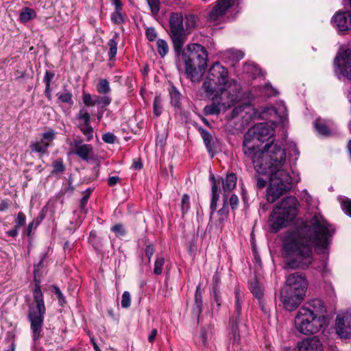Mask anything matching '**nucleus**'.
Returning a JSON list of instances; mask_svg holds the SVG:
<instances>
[{
  "instance_id": "f257e3e1",
  "label": "nucleus",
  "mask_w": 351,
  "mask_h": 351,
  "mask_svg": "<svg viewBox=\"0 0 351 351\" xmlns=\"http://www.w3.org/2000/svg\"><path fill=\"white\" fill-rule=\"evenodd\" d=\"M335 233L332 226L322 216L314 215L308 222L287 231L282 250L286 269H306L312 263L313 246L324 250Z\"/></svg>"
},
{
  "instance_id": "f03ea898",
  "label": "nucleus",
  "mask_w": 351,
  "mask_h": 351,
  "mask_svg": "<svg viewBox=\"0 0 351 351\" xmlns=\"http://www.w3.org/2000/svg\"><path fill=\"white\" fill-rule=\"evenodd\" d=\"M247 156L258 174H270V184L267 189V199L276 202L291 188L292 179L285 170L286 152L282 144L267 143L263 149Z\"/></svg>"
},
{
  "instance_id": "7ed1b4c3",
  "label": "nucleus",
  "mask_w": 351,
  "mask_h": 351,
  "mask_svg": "<svg viewBox=\"0 0 351 351\" xmlns=\"http://www.w3.org/2000/svg\"><path fill=\"white\" fill-rule=\"evenodd\" d=\"M269 114L275 119L269 120L271 126L267 123H261L248 130L244 135L242 151L245 157L254 156L253 152L261 149L258 143L269 141L274 135V127L281 126L285 128L288 124V117L286 111H254L253 117L265 119L264 116Z\"/></svg>"
},
{
  "instance_id": "20e7f679",
  "label": "nucleus",
  "mask_w": 351,
  "mask_h": 351,
  "mask_svg": "<svg viewBox=\"0 0 351 351\" xmlns=\"http://www.w3.org/2000/svg\"><path fill=\"white\" fill-rule=\"evenodd\" d=\"M326 313L324 302L313 299L300 308L295 317L297 330L304 335L315 334L327 325Z\"/></svg>"
},
{
  "instance_id": "39448f33",
  "label": "nucleus",
  "mask_w": 351,
  "mask_h": 351,
  "mask_svg": "<svg viewBox=\"0 0 351 351\" xmlns=\"http://www.w3.org/2000/svg\"><path fill=\"white\" fill-rule=\"evenodd\" d=\"M176 55L180 58L185 65V74L191 81L198 80L199 73L207 66L208 53L206 49L199 44L191 43L183 49L181 47Z\"/></svg>"
},
{
  "instance_id": "423d86ee",
  "label": "nucleus",
  "mask_w": 351,
  "mask_h": 351,
  "mask_svg": "<svg viewBox=\"0 0 351 351\" xmlns=\"http://www.w3.org/2000/svg\"><path fill=\"white\" fill-rule=\"evenodd\" d=\"M42 264V261L34 267V281L35 287L33 290L34 300L36 303L35 306H29L28 313V319L30 322L31 329L32 330V338L34 341H37L40 336L45 314V306L43 300V295L40 289V281L37 278L38 267Z\"/></svg>"
},
{
  "instance_id": "0eeeda50",
  "label": "nucleus",
  "mask_w": 351,
  "mask_h": 351,
  "mask_svg": "<svg viewBox=\"0 0 351 351\" xmlns=\"http://www.w3.org/2000/svg\"><path fill=\"white\" fill-rule=\"evenodd\" d=\"M239 88L237 86H229L228 88H220L219 93L212 97L210 105L204 107V110H227L234 107L233 110H244L252 106L251 100L243 101L239 97Z\"/></svg>"
},
{
  "instance_id": "6e6552de",
  "label": "nucleus",
  "mask_w": 351,
  "mask_h": 351,
  "mask_svg": "<svg viewBox=\"0 0 351 351\" xmlns=\"http://www.w3.org/2000/svg\"><path fill=\"white\" fill-rule=\"evenodd\" d=\"M298 204L297 199L293 196H288L283 198L276 205L271 215L272 228L278 231L282 228L287 227L290 222L293 221L298 215Z\"/></svg>"
},
{
  "instance_id": "1a4fd4ad",
  "label": "nucleus",
  "mask_w": 351,
  "mask_h": 351,
  "mask_svg": "<svg viewBox=\"0 0 351 351\" xmlns=\"http://www.w3.org/2000/svg\"><path fill=\"white\" fill-rule=\"evenodd\" d=\"M184 17L181 12H173L169 16V36L173 43L174 51L180 50L186 40V34L184 28Z\"/></svg>"
},
{
  "instance_id": "9d476101",
  "label": "nucleus",
  "mask_w": 351,
  "mask_h": 351,
  "mask_svg": "<svg viewBox=\"0 0 351 351\" xmlns=\"http://www.w3.org/2000/svg\"><path fill=\"white\" fill-rule=\"evenodd\" d=\"M307 288V282L304 276L298 272L290 274L286 281V285L283 288L285 290L293 292L298 295H305Z\"/></svg>"
},
{
  "instance_id": "9b49d317",
  "label": "nucleus",
  "mask_w": 351,
  "mask_h": 351,
  "mask_svg": "<svg viewBox=\"0 0 351 351\" xmlns=\"http://www.w3.org/2000/svg\"><path fill=\"white\" fill-rule=\"evenodd\" d=\"M340 73L351 81V50L349 49L339 51L335 59Z\"/></svg>"
},
{
  "instance_id": "f8f14e48",
  "label": "nucleus",
  "mask_w": 351,
  "mask_h": 351,
  "mask_svg": "<svg viewBox=\"0 0 351 351\" xmlns=\"http://www.w3.org/2000/svg\"><path fill=\"white\" fill-rule=\"evenodd\" d=\"M337 334L341 339L351 337V315H337L335 320Z\"/></svg>"
},
{
  "instance_id": "ddd939ff",
  "label": "nucleus",
  "mask_w": 351,
  "mask_h": 351,
  "mask_svg": "<svg viewBox=\"0 0 351 351\" xmlns=\"http://www.w3.org/2000/svg\"><path fill=\"white\" fill-rule=\"evenodd\" d=\"M82 101L87 107L97 106L98 108H105L111 103V98L108 95H90L83 92Z\"/></svg>"
},
{
  "instance_id": "4468645a",
  "label": "nucleus",
  "mask_w": 351,
  "mask_h": 351,
  "mask_svg": "<svg viewBox=\"0 0 351 351\" xmlns=\"http://www.w3.org/2000/svg\"><path fill=\"white\" fill-rule=\"evenodd\" d=\"M208 77L219 84L226 86L228 80V69L219 62H215L210 68Z\"/></svg>"
},
{
  "instance_id": "2eb2a0df",
  "label": "nucleus",
  "mask_w": 351,
  "mask_h": 351,
  "mask_svg": "<svg viewBox=\"0 0 351 351\" xmlns=\"http://www.w3.org/2000/svg\"><path fill=\"white\" fill-rule=\"evenodd\" d=\"M304 296L298 295L295 293L282 289L280 293V301L284 308L289 311L295 310L301 303Z\"/></svg>"
},
{
  "instance_id": "dca6fc26",
  "label": "nucleus",
  "mask_w": 351,
  "mask_h": 351,
  "mask_svg": "<svg viewBox=\"0 0 351 351\" xmlns=\"http://www.w3.org/2000/svg\"><path fill=\"white\" fill-rule=\"evenodd\" d=\"M234 0H217L216 4L208 13L207 18L211 21H217L233 6Z\"/></svg>"
},
{
  "instance_id": "f3484780",
  "label": "nucleus",
  "mask_w": 351,
  "mask_h": 351,
  "mask_svg": "<svg viewBox=\"0 0 351 351\" xmlns=\"http://www.w3.org/2000/svg\"><path fill=\"white\" fill-rule=\"evenodd\" d=\"M249 288L254 298L258 300L259 306L263 312L265 314L268 313L269 311L264 298V287L259 283L256 277L250 282Z\"/></svg>"
},
{
  "instance_id": "a211bd4d",
  "label": "nucleus",
  "mask_w": 351,
  "mask_h": 351,
  "mask_svg": "<svg viewBox=\"0 0 351 351\" xmlns=\"http://www.w3.org/2000/svg\"><path fill=\"white\" fill-rule=\"evenodd\" d=\"M332 22L336 28L340 31H348L351 29V12H337L332 19Z\"/></svg>"
},
{
  "instance_id": "6ab92c4d",
  "label": "nucleus",
  "mask_w": 351,
  "mask_h": 351,
  "mask_svg": "<svg viewBox=\"0 0 351 351\" xmlns=\"http://www.w3.org/2000/svg\"><path fill=\"white\" fill-rule=\"evenodd\" d=\"M298 351H322V346L317 337L303 340L298 345Z\"/></svg>"
},
{
  "instance_id": "aec40b11",
  "label": "nucleus",
  "mask_w": 351,
  "mask_h": 351,
  "mask_svg": "<svg viewBox=\"0 0 351 351\" xmlns=\"http://www.w3.org/2000/svg\"><path fill=\"white\" fill-rule=\"evenodd\" d=\"M203 300L202 290L200 285L196 287L195 293L194 304L192 308V315L195 319H198L202 312Z\"/></svg>"
},
{
  "instance_id": "412c9836",
  "label": "nucleus",
  "mask_w": 351,
  "mask_h": 351,
  "mask_svg": "<svg viewBox=\"0 0 351 351\" xmlns=\"http://www.w3.org/2000/svg\"><path fill=\"white\" fill-rule=\"evenodd\" d=\"M219 83L213 81L209 79V77H206L205 80L202 88L206 93L207 97H210L212 99V97L219 93V88L218 86H220Z\"/></svg>"
},
{
  "instance_id": "4be33fe9",
  "label": "nucleus",
  "mask_w": 351,
  "mask_h": 351,
  "mask_svg": "<svg viewBox=\"0 0 351 351\" xmlns=\"http://www.w3.org/2000/svg\"><path fill=\"white\" fill-rule=\"evenodd\" d=\"M239 320L237 318L230 319V341L232 344H239L241 341L239 324Z\"/></svg>"
},
{
  "instance_id": "5701e85b",
  "label": "nucleus",
  "mask_w": 351,
  "mask_h": 351,
  "mask_svg": "<svg viewBox=\"0 0 351 351\" xmlns=\"http://www.w3.org/2000/svg\"><path fill=\"white\" fill-rule=\"evenodd\" d=\"M237 178L234 173H228L225 179L221 178L222 188L223 191L230 192L237 186Z\"/></svg>"
},
{
  "instance_id": "b1692460",
  "label": "nucleus",
  "mask_w": 351,
  "mask_h": 351,
  "mask_svg": "<svg viewBox=\"0 0 351 351\" xmlns=\"http://www.w3.org/2000/svg\"><path fill=\"white\" fill-rule=\"evenodd\" d=\"M49 143L45 141H36L30 143L29 147L32 152H37L42 157L44 154H48Z\"/></svg>"
},
{
  "instance_id": "393cba45",
  "label": "nucleus",
  "mask_w": 351,
  "mask_h": 351,
  "mask_svg": "<svg viewBox=\"0 0 351 351\" xmlns=\"http://www.w3.org/2000/svg\"><path fill=\"white\" fill-rule=\"evenodd\" d=\"M93 151V147L90 145L84 144L76 147L75 154L84 160H88L89 155Z\"/></svg>"
},
{
  "instance_id": "a878e982",
  "label": "nucleus",
  "mask_w": 351,
  "mask_h": 351,
  "mask_svg": "<svg viewBox=\"0 0 351 351\" xmlns=\"http://www.w3.org/2000/svg\"><path fill=\"white\" fill-rule=\"evenodd\" d=\"M169 92L171 106L177 108H181V95L177 88L173 85H171Z\"/></svg>"
},
{
  "instance_id": "bb28decb",
  "label": "nucleus",
  "mask_w": 351,
  "mask_h": 351,
  "mask_svg": "<svg viewBox=\"0 0 351 351\" xmlns=\"http://www.w3.org/2000/svg\"><path fill=\"white\" fill-rule=\"evenodd\" d=\"M235 293V302H234V314L230 318H237L241 321L240 316L241 313V304L242 299L241 293L239 289H236L234 291Z\"/></svg>"
},
{
  "instance_id": "cd10ccee",
  "label": "nucleus",
  "mask_w": 351,
  "mask_h": 351,
  "mask_svg": "<svg viewBox=\"0 0 351 351\" xmlns=\"http://www.w3.org/2000/svg\"><path fill=\"white\" fill-rule=\"evenodd\" d=\"M185 31L189 34L196 27L197 17L194 14L185 16Z\"/></svg>"
},
{
  "instance_id": "c85d7f7f",
  "label": "nucleus",
  "mask_w": 351,
  "mask_h": 351,
  "mask_svg": "<svg viewBox=\"0 0 351 351\" xmlns=\"http://www.w3.org/2000/svg\"><path fill=\"white\" fill-rule=\"evenodd\" d=\"M57 99L60 103L67 104L69 106H72L73 104V95L71 92L66 90L58 93Z\"/></svg>"
},
{
  "instance_id": "c756f323",
  "label": "nucleus",
  "mask_w": 351,
  "mask_h": 351,
  "mask_svg": "<svg viewBox=\"0 0 351 351\" xmlns=\"http://www.w3.org/2000/svg\"><path fill=\"white\" fill-rule=\"evenodd\" d=\"M96 89L98 93L107 95L110 90V83L106 79H101L96 86Z\"/></svg>"
},
{
  "instance_id": "7c9ffc66",
  "label": "nucleus",
  "mask_w": 351,
  "mask_h": 351,
  "mask_svg": "<svg viewBox=\"0 0 351 351\" xmlns=\"http://www.w3.org/2000/svg\"><path fill=\"white\" fill-rule=\"evenodd\" d=\"M314 126L319 134L323 136H328L330 134V130L322 119H317L314 122Z\"/></svg>"
},
{
  "instance_id": "2f4dec72",
  "label": "nucleus",
  "mask_w": 351,
  "mask_h": 351,
  "mask_svg": "<svg viewBox=\"0 0 351 351\" xmlns=\"http://www.w3.org/2000/svg\"><path fill=\"white\" fill-rule=\"evenodd\" d=\"M53 170L51 172V175H58L59 173H63L66 169V167L63 162L62 158H58L52 162Z\"/></svg>"
},
{
  "instance_id": "473e14b6",
  "label": "nucleus",
  "mask_w": 351,
  "mask_h": 351,
  "mask_svg": "<svg viewBox=\"0 0 351 351\" xmlns=\"http://www.w3.org/2000/svg\"><path fill=\"white\" fill-rule=\"evenodd\" d=\"M36 16V12L29 8H25L21 10L20 19L22 22L26 23Z\"/></svg>"
},
{
  "instance_id": "72a5a7b5",
  "label": "nucleus",
  "mask_w": 351,
  "mask_h": 351,
  "mask_svg": "<svg viewBox=\"0 0 351 351\" xmlns=\"http://www.w3.org/2000/svg\"><path fill=\"white\" fill-rule=\"evenodd\" d=\"M201 134L208 152H211L213 148L212 135L205 130H202Z\"/></svg>"
},
{
  "instance_id": "f704fd0d",
  "label": "nucleus",
  "mask_w": 351,
  "mask_h": 351,
  "mask_svg": "<svg viewBox=\"0 0 351 351\" xmlns=\"http://www.w3.org/2000/svg\"><path fill=\"white\" fill-rule=\"evenodd\" d=\"M165 258L162 256L158 255L154 262V274L160 275L162 273V269L165 264Z\"/></svg>"
},
{
  "instance_id": "c9c22d12",
  "label": "nucleus",
  "mask_w": 351,
  "mask_h": 351,
  "mask_svg": "<svg viewBox=\"0 0 351 351\" xmlns=\"http://www.w3.org/2000/svg\"><path fill=\"white\" fill-rule=\"evenodd\" d=\"M157 50L161 57H165L169 51V46L167 43L162 39L157 40Z\"/></svg>"
},
{
  "instance_id": "e433bc0d",
  "label": "nucleus",
  "mask_w": 351,
  "mask_h": 351,
  "mask_svg": "<svg viewBox=\"0 0 351 351\" xmlns=\"http://www.w3.org/2000/svg\"><path fill=\"white\" fill-rule=\"evenodd\" d=\"M149 5L150 11L154 16H157L160 9V0H146Z\"/></svg>"
},
{
  "instance_id": "4c0bfd02",
  "label": "nucleus",
  "mask_w": 351,
  "mask_h": 351,
  "mask_svg": "<svg viewBox=\"0 0 351 351\" xmlns=\"http://www.w3.org/2000/svg\"><path fill=\"white\" fill-rule=\"evenodd\" d=\"M226 202H227V197H226L224 195L223 196V207L218 210V214L220 216L219 218L220 223L223 222V221L228 217V215L229 213V210H228V207L226 204Z\"/></svg>"
},
{
  "instance_id": "58836bf2",
  "label": "nucleus",
  "mask_w": 351,
  "mask_h": 351,
  "mask_svg": "<svg viewBox=\"0 0 351 351\" xmlns=\"http://www.w3.org/2000/svg\"><path fill=\"white\" fill-rule=\"evenodd\" d=\"M262 174H258L256 172V174L254 176L253 179L256 181V187L258 189H264L267 184V180L263 178L261 176ZM264 176H266V174H263ZM267 176H269L270 177V174H267Z\"/></svg>"
},
{
  "instance_id": "ea45409f",
  "label": "nucleus",
  "mask_w": 351,
  "mask_h": 351,
  "mask_svg": "<svg viewBox=\"0 0 351 351\" xmlns=\"http://www.w3.org/2000/svg\"><path fill=\"white\" fill-rule=\"evenodd\" d=\"M80 131L82 134L86 136V140L90 141L93 137V128L90 125H78Z\"/></svg>"
},
{
  "instance_id": "a19ab883",
  "label": "nucleus",
  "mask_w": 351,
  "mask_h": 351,
  "mask_svg": "<svg viewBox=\"0 0 351 351\" xmlns=\"http://www.w3.org/2000/svg\"><path fill=\"white\" fill-rule=\"evenodd\" d=\"M77 119L79 120L78 125H90V116L87 112H82L80 111L77 114Z\"/></svg>"
},
{
  "instance_id": "79ce46f5",
  "label": "nucleus",
  "mask_w": 351,
  "mask_h": 351,
  "mask_svg": "<svg viewBox=\"0 0 351 351\" xmlns=\"http://www.w3.org/2000/svg\"><path fill=\"white\" fill-rule=\"evenodd\" d=\"M108 45L109 47V59L113 60L117 54V43L114 39H110L108 43Z\"/></svg>"
},
{
  "instance_id": "37998d69",
  "label": "nucleus",
  "mask_w": 351,
  "mask_h": 351,
  "mask_svg": "<svg viewBox=\"0 0 351 351\" xmlns=\"http://www.w3.org/2000/svg\"><path fill=\"white\" fill-rule=\"evenodd\" d=\"M209 179L212 182V186H211L212 197H219V190L218 189V186H217V180L215 178V176L213 174L210 175Z\"/></svg>"
},
{
  "instance_id": "c03bdc74",
  "label": "nucleus",
  "mask_w": 351,
  "mask_h": 351,
  "mask_svg": "<svg viewBox=\"0 0 351 351\" xmlns=\"http://www.w3.org/2000/svg\"><path fill=\"white\" fill-rule=\"evenodd\" d=\"M121 306L124 308H128L131 304L130 294L128 291H125L123 292L121 298Z\"/></svg>"
},
{
  "instance_id": "a18cd8bd",
  "label": "nucleus",
  "mask_w": 351,
  "mask_h": 351,
  "mask_svg": "<svg viewBox=\"0 0 351 351\" xmlns=\"http://www.w3.org/2000/svg\"><path fill=\"white\" fill-rule=\"evenodd\" d=\"M181 208L183 214L186 213L190 208L189 196L187 194L182 196Z\"/></svg>"
},
{
  "instance_id": "49530a36",
  "label": "nucleus",
  "mask_w": 351,
  "mask_h": 351,
  "mask_svg": "<svg viewBox=\"0 0 351 351\" xmlns=\"http://www.w3.org/2000/svg\"><path fill=\"white\" fill-rule=\"evenodd\" d=\"M26 221V216L23 212H19L17 214V217L15 219V226L16 228H20L21 227L25 226Z\"/></svg>"
},
{
  "instance_id": "de8ad7c7",
  "label": "nucleus",
  "mask_w": 351,
  "mask_h": 351,
  "mask_svg": "<svg viewBox=\"0 0 351 351\" xmlns=\"http://www.w3.org/2000/svg\"><path fill=\"white\" fill-rule=\"evenodd\" d=\"M55 138V132L51 130L43 134V138L41 141H45L47 143H49V146Z\"/></svg>"
},
{
  "instance_id": "09e8293b",
  "label": "nucleus",
  "mask_w": 351,
  "mask_h": 351,
  "mask_svg": "<svg viewBox=\"0 0 351 351\" xmlns=\"http://www.w3.org/2000/svg\"><path fill=\"white\" fill-rule=\"evenodd\" d=\"M155 248L153 244L147 245L145 249V256L147 257V262L150 263L151 258L154 254Z\"/></svg>"
},
{
  "instance_id": "8fccbe9b",
  "label": "nucleus",
  "mask_w": 351,
  "mask_h": 351,
  "mask_svg": "<svg viewBox=\"0 0 351 351\" xmlns=\"http://www.w3.org/2000/svg\"><path fill=\"white\" fill-rule=\"evenodd\" d=\"M120 11L121 10H116L111 15L112 21L116 24H120L123 21V18Z\"/></svg>"
},
{
  "instance_id": "3c124183",
  "label": "nucleus",
  "mask_w": 351,
  "mask_h": 351,
  "mask_svg": "<svg viewBox=\"0 0 351 351\" xmlns=\"http://www.w3.org/2000/svg\"><path fill=\"white\" fill-rule=\"evenodd\" d=\"M111 230L116 234L123 236L125 234L126 231L124 229L123 225L121 223L116 224L111 228Z\"/></svg>"
},
{
  "instance_id": "603ef678",
  "label": "nucleus",
  "mask_w": 351,
  "mask_h": 351,
  "mask_svg": "<svg viewBox=\"0 0 351 351\" xmlns=\"http://www.w3.org/2000/svg\"><path fill=\"white\" fill-rule=\"evenodd\" d=\"M102 140L106 143L112 144L115 142L116 136L113 133L107 132L102 136Z\"/></svg>"
},
{
  "instance_id": "864d4df0",
  "label": "nucleus",
  "mask_w": 351,
  "mask_h": 351,
  "mask_svg": "<svg viewBox=\"0 0 351 351\" xmlns=\"http://www.w3.org/2000/svg\"><path fill=\"white\" fill-rule=\"evenodd\" d=\"M341 207L345 213L351 217V200L348 199L343 201Z\"/></svg>"
},
{
  "instance_id": "5fc2aeb1",
  "label": "nucleus",
  "mask_w": 351,
  "mask_h": 351,
  "mask_svg": "<svg viewBox=\"0 0 351 351\" xmlns=\"http://www.w3.org/2000/svg\"><path fill=\"white\" fill-rule=\"evenodd\" d=\"M146 36L150 41L154 40L157 37V34L154 28L149 27L146 29Z\"/></svg>"
},
{
  "instance_id": "6e6d98bb",
  "label": "nucleus",
  "mask_w": 351,
  "mask_h": 351,
  "mask_svg": "<svg viewBox=\"0 0 351 351\" xmlns=\"http://www.w3.org/2000/svg\"><path fill=\"white\" fill-rule=\"evenodd\" d=\"M53 77H54V73L53 72H51L49 71H45L43 81H44L45 85H47V88H49V86H50L51 82L53 80Z\"/></svg>"
},
{
  "instance_id": "4d7b16f0",
  "label": "nucleus",
  "mask_w": 351,
  "mask_h": 351,
  "mask_svg": "<svg viewBox=\"0 0 351 351\" xmlns=\"http://www.w3.org/2000/svg\"><path fill=\"white\" fill-rule=\"evenodd\" d=\"M229 203L232 210L237 209L239 205V197L237 195L235 194L231 195L229 199Z\"/></svg>"
},
{
  "instance_id": "13d9d810",
  "label": "nucleus",
  "mask_w": 351,
  "mask_h": 351,
  "mask_svg": "<svg viewBox=\"0 0 351 351\" xmlns=\"http://www.w3.org/2000/svg\"><path fill=\"white\" fill-rule=\"evenodd\" d=\"M53 288H54V293L58 298L59 303L60 305L62 306L66 302L65 298H64L62 293L61 292L60 289L58 287L54 286Z\"/></svg>"
},
{
  "instance_id": "bf43d9fd",
  "label": "nucleus",
  "mask_w": 351,
  "mask_h": 351,
  "mask_svg": "<svg viewBox=\"0 0 351 351\" xmlns=\"http://www.w3.org/2000/svg\"><path fill=\"white\" fill-rule=\"evenodd\" d=\"M219 197H212L211 202H210V218L213 217V215L214 214L215 211L217 209V204L219 200Z\"/></svg>"
},
{
  "instance_id": "052dcab7",
  "label": "nucleus",
  "mask_w": 351,
  "mask_h": 351,
  "mask_svg": "<svg viewBox=\"0 0 351 351\" xmlns=\"http://www.w3.org/2000/svg\"><path fill=\"white\" fill-rule=\"evenodd\" d=\"M89 199L88 193L84 194L82 197V198L80 200V209L83 212H86V206L88 203V200Z\"/></svg>"
},
{
  "instance_id": "680f3d73",
  "label": "nucleus",
  "mask_w": 351,
  "mask_h": 351,
  "mask_svg": "<svg viewBox=\"0 0 351 351\" xmlns=\"http://www.w3.org/2000/svg\"><path fill=\"white\" fill-rule=\"evenodd\" d=\"M38 224H39V221L34 223V221L28 224L27 228L26 230V233L28 237H29L31 235L32 231L34 229H36Z\"/></svg>"
},
{
  "instance_id": "e2e57ef3",
  "label": "nucleus",
  "mask_w": 351,
  "mask_h": 351,
  "mask_svg": "<svg viewBox=\"0 0 351 351\" xmlns=\"http://www.w3.org/2000/svg\"><path fill=\"white\" fill-rule=\"evenodd\" d=\"M120 181V178L118 176H111L108 179V184L110 186L116 185Z\"/></svg>"
},
{
  "instance_id": "0e129e2a",
  "label": "nucleus",
  "mask_w": 351,
  "mask_h": 351,
  "mask_svg": "<svg viewBox=\"0 0 351 351\" xmlns=\"http://www.w3.org/2000/svg\"><path fill=\"white\" fill-rule=\"evenodd\" d=\"M157 334H158L157 329L156 328H153L152 330V331H151V333L148 336V341L149 343H152L154 341Z\"/></svg>"
},
{
  "instance_id": "69168bd1",
  "label": "nucleus",
  "mask_w": 351,
  "mask_h": 351,
  "mask_svg": "<svg viewBox=\"0 0 351 351\" xmlns=\"http://www.w3.org/2000/svg\"><path fill=\"white\" fill-rule=\"evenodd\" d=\"M244 111H234V110H232L231 111L230 114L229 116H228V119L229 121L230 120H232L234 119H235L236 117H240V112H243Z\"/></svg>"
},
{
  "instance_id": "338daca9",
  "label": "nucleus",
  "mask_w": 351,
  "mask_h": 351,
  "mask_svg": "<svg viewBox=\"0 0 351 351\" xmlns=\"http://www.w3.org/2000/svg\"><path fill=\"white\" fill-rule=\"evenodd\" d=\"M19 228H16V226H14V228L10 230L7 232V234L12 237H16L19 234Z\"/></svg>"
},
{
  "instance_id": "774afa93",
  "label": "nucleus",
  "mask_w": 351,
  "mask_h": 351,
  "mask_svg": "<svg viewBox=\"0 0 351 351\" xmlns=\"http://www.w3.org/2000/svg\"><path fill=\"white\" fill-rule=\"evenodd\" d=\"M200 338L202 341V343L204 346H206L207 344V336H206V332L205 330H202L200 332Z\"/></svg>"
}]
</instances>
